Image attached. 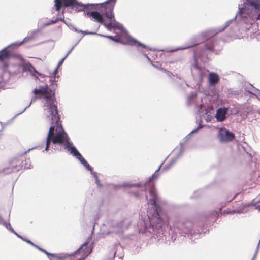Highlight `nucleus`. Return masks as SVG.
I'll return each instance as SVG.
<instances>
[{
  "label": "nucleus",
  "instance_id": "obj_1",
  "mask_svg": "<svg viewBox=\"0 0 260 260\" xmlns=\"http://www.w3.org/2000/svg\"><path fill=\"white\" fill-rule=\"evenodd\" d=\"M34 93L38 98L44 99V109L46 112L47 118L51 120V126L47 134L45 150H47L51 142L53 144H63L64 149L75 156L86 168L91 170L87 161L82 157L76 148L72 146L69 137L64 130L60 120V116L58 113L56 105L55 104V90L48 89L47 85L35 89Z\"/></svg>",
  "mask_w": 260,
  "mask_h": 260
},
{
  "label": "nucleus",
  "instance_id": "obj_2",
  "mask_svg": "<svg viewBox=\"0 0 260 260\" xmlns=\"http://www.w3.org/2000/svg\"><path fill=\"white\" fill-rule=\"evenodd\" d=\"M89 6H82L83 10L85 15H87L91 19H93L95 21L103 24L109 30H111L112 28H115L116 25L113 23V22H116L114 18L112 20L109 19L110 22L108 23H106L104 21L103 16L100 13L96 11H90Z\"/></svg>",
  "mask_w": 260,
  "mask_h": 260
},
{
  "label": "nucleus",
  "instance_id": "obj_3",
  "mask_svg": "<svg viewBox=\"0 0 260 260\" xmlns=\"http://www.w3.org/2000/svg\"><path fill=\"white\" fill-rule=\"evenodd\" d=\"M149 192L150 195V198L148 199L147 197H146V199L148 203L153 206V208L154 211V213L152 215L151 217H149V219L154 224H161L163 221L158 213L159 206L156 204V202L158 201V196L154 188H151Z\"/></svg>",
  "mask_w": 260,
  "mask_h": 260
},
{
  "label": "nucleus",
  "instance_id": "obj_4",
  "mask_svg": "<svg viewBox=\"0 0 260 260\" xmlns=\"http://www.w3.org/2000/svg\"><path fill=\"white\" fill-rule=\"evenodd\" d=\"M25 164L23 161H21L19 159H13L10 162L8 169L10 170V172H17L24 169H27L30 168L29 160H25Z\"/></svg>",
  "mask_w": 260,
  "mask_h": 260
},
{
  "label": "nucleus",
  "instance_id": "obj_5",
  "mask_svg": "<svg viewBox=\"0 0 260 260\" xmlns=\"http://www.w3.org/2000/svg\"><path fill=\"white\" fill-rule=\"evenodd\" d=\"M117 0H107L101 4V7L104 9V15L108 19L114 18L113 9Z\"/></svg>",
  "mask_w": 260,
  "mask_h": 260
},
{
  "label": "nucleus",
  "instance_id": "obj_6",
  "mask_svg": "<svg viewBox=\"0 0 260 260\" xmlns=\"http://www.w3.org/2000/svg\"><path fill=\"white\" fill-rule=\"evenodd\" d=\"M219 137L222 142H230L235 138L234 134L225 128H221Z\"/></svg>",
  "mask_w": 260,
  "mask_h": 260
},
{
  "label": "nucleus",
  "instance_id": "obj_7",
  "mask_svg": "<svg viewBox=\"0 0 260 260\" xmlns=\"http://www.w3.org/2000/svg\"><path fill=\"white\" fill-rule=\"evenodd\" d=\"M88 242L86 241L75 252V254L80 253L82 255L81 258L78 260H85V258L90 254L91 249L88 247Z\"/></svg>",
  "mask_w": 260,
  "mask_h": 260
},
{
  "label": "nucleus",
  "instance_id": "obj_8",
  "mask_svg": "<svg viewBox=\"0 0 260 260\" xmlns=\"http://www.w3.org/2000/svg\"><path fill=\"white\" fill-rule=\"evenodd\" d=\"M55 6L57 11H59L61 7H68L74 6L76 4V0H54Z\"/></svg>",
  "mask_w": 260,
  "mask_h": 260
},
{
  "label": "nucleus",
  "instance_id": "obj_9",
  "mask_svg": "<svg viewBox=\"0 0 260 260\" xmlns=\"http://www.w3.org/2000/svg\"><path fill=\"white\" fill-rule=\"evenodd\" d=\"M219 77L217 73L210 72L208 75V82L210 86L217 84L219 81Z\"/></svg>",
  "mask_w": 260,
  "mask_h": 260
},
{
  "label": "nucleus",
  "instance_id": "obj_10",
  "mask_svg": "<svg viewBox=\"0 0 260 260\" xmlns=\"http://www.w3.org/2000/svg\"><path fill=\"white\" fill-rule=\"evenodd\" d=\"M228 111V109L226 108H219L216 114V117L218 121H222L225 118V114Z\"/></svg>",
  "mask_w": 260,
  "mask_h": 260
},
{
  "label": "nucleus",
  "instance_id": "obj_11",
  "mask_svg": "<svg viewBox=\"0 0 260 260\" xmlns=\"http://www.w3.org/2000/svg\"><path fill=\"white\" fill-rule=\"evenodd\" d=\"M10 57V52L4 49L0 51V61L5 62Z\"/></svg>",
  "mask_w": 260,
  "mask_h": 260
},
{
  "label": "nucleus",
  "instance_id": "obj_12",
  "mask_svg": "<svg viewBox=\"0 0 260 260\" xmlns=\"http://www.w3.org/2000/svg\"><path fill=\"white\" fill-rule=\"evenodd\" d=\"M248 6H252L256 10L259 9L260 8V1L259 0H252L247 3Z\"/></svg>",
  "mask_w": 260,
  "mask_h": 260
},
{
  "label": "nucleus",
  "instance_id": "obj_13",
  "mask_svg": "<svg viewBox=\"0 0 260 260\" xmlns=\"http://www.w3.org/2000/svg\"><path fill=\"white\" fill-rule=\"evenodd\" d=\"M160 169V166H159V167L158 168V169L156 170V171L155 172L154 174L152 175L150 177H149L148 181H147L146 182V184L147 183H150V182L152 181L153 180L157 179L158 176H159V174H158V171H159Z\"/></svg>",
  "mask_w": 260,
  "mask_h": 260
},
{
  "label": "nucleus",
  "instance_id": "obj_14",
  "mask_svg": "<svg viewBox=\"0 0 260 260\" xmlns=\"http://www.w3.org/2000/svg\"><path fill=\"white\" fill-rule=\"evenodd\" d=\"M25 69L26 70L29 71L30 73H32L33 72L36 73L37 74L40 75V74L35 70L34 66H32L31 64H27L25 67Z\"/></svg>",
  "mask_w": 260,
  "mask_h": 260
},
{
  "label": "nucleus",
  "instance_id": "obj_15",
  "mask_svg": "<svg viewBox=\"0 0 260 260\" xmlns=\"http://www.w3.org/2000/svg\"><path fill=\"white\" fill-rule=\"evenodd\" d=\"M214 44L212 42L207 43L205 44V48L207 50H212L213 49Z\"/></svg>",
  "mask_w": 260,
  "mask_h": 260
},
{
  "label": "nucleus",
  "instance_id": "obj_16",
  "mask_svg": "<svg viewBox=\"0 0 260 260\" xmlns=\"http://www.w3.org/2000/svg\"><path fill=\"white\" fill-rule=\"evenodd\" d=\"M32 37L31 36H29V37H25L23 40L19 44V45H21L22 44H23V43H25V42H27L28 41H30L31 40H32Z\"/></svg>",
  "mask_w": 260,
  "mask_h": 260
},
{
  "label": "nucleus",
  "instance_id": "obj_17",
  "mask_svg": "<svg viewBox=\"0 0 260 260\" xmlns=\"http://www.w3.org/2000/svg\"><path fill=\"white\" fill-rule=\"evenodd\" d=\"M132 44H133L134 45H136L137 46H141V47H142L144 48H145L146 47V46L145 45H144L143 44H141V43H140L139 42H137L136 41H133Z\"/></svg>",
  "mask_w": 260,
  "mask_h": 260
},
{
  "label": "nucleus",
  "instance_id": "obj_18",
  "mask_svg": "<svg viewBox=\"0 0 260 260\" xmlns=\"http://www.w3.org/2000/svg\"><path fill=\"white\" fill-rule=\"evenodd\" d=\"M6 226L10 231H11L12 232H13L15 234H16L15 231L14 230L13 228H12V226L11 225V224L10 223H6Z\"/></svg>",
  "mask_w": 260,
  "mask_h": 260
},
{
  "label": "nucleus",
  "instance_id": "obj_19",
  "mask_svg": "<svg viewBox=\"0 0 260 260\" xmlns=\"http://www.w3.org/2000/svg\"><path fill=\"white\" fill-rule=\"evenodd\" d=\"M70 52H71V51H69V52L67 54V55L64 57V58H63L61 60H60V61H59V63H58V65H59H59H61V64L63 63V62L64 60L66 59V58L67 57V56L69 54V53H70Z\"/></svg>",
  "mask_w": 260,
  "mask_h": 260
},
{
  "label": "nucleus",
  "instance_id": "obj_20",
  "mask_svg": "<svg viewBox=\"0 0 260 260\" xmlns=\"http://www.w3.org/2000/svg\"><path fill=\"white\" fill-rule=\"evenodd\" d=\"M56 22H57V19H56L54 21L53 20L49 21L47 22V23L46 24V25L53 24L55 23Z\"/></svg>",
  "mask_w": 260,
  "mask_h": 260
},
{
  "label": "nucleus",
  "instance_id": "obj_21",
  "mask_svg": "<svg viewBox=\"0 0 260 260\" xmlns=\"http://www.w3.org/2000/svg\"><path fill=\"white\" fill-rule=\"evenodd\" d=\"M25 241H26L27 243H29V244H31V245L32 246H33L34 247H36V245H35L34 243H32V242L31 241H30V240H25Z\"/></svg>",
  "mask_w": 260,
  "mask_h": 260
},
{
  "label": "nucleus",
  "instance_id": "obj_22",
  "mask_svg": "<svg viewBox=\"0 0 260 260\" xmlns=\"http://www.w3.org/2000/svg\"><path fill=\"white\" fill-rule=\"evenodd\" d=\"M103 37H106V38H109V39H111V40H114V39H115V38H114V37H113V36H106V35H103Z\"/></svg>",
  "mask_w": 260,
  "mask_h": 260
},
{
  "label": "nucleus",
  "instance_id": "obj_23",
  "mask_svg": "<svg viewBox=\"0 0 260 260\" xmlns=\"http://www.w3.org/2000/svg\"><path fill=\"white\" fill-rule=\"evenodd\" d=\"M199 44V42H196V43H194V44H192L191 45H190V46H188V47H186L185 48H189L193 47H194V46H196L197 45H198V44Z\"/></svg>",
  "mask_w": 260,
  "mask_h": 260
},
{
  "label": "nucleus",
  "instance_id": "obj_24",
  "mask_svg": "<svg viewBox=\"0 0 260 260\" xmlns=\"http://www.w3.org/2000/svg\"><path fill=\"white\" fill-rule=\"evenodd\" d=\"M36 248H37L38 250H39L41 251H42V250H43V249L41 248V247H40L39 246H38L37 245H36Z\"/></svg>",
  "mask_w": 260,
  "mask_h": 260
},
{
  "label": "nucleus",
  "instance_id": "obj_25",
  "mask_svg": "<svg viewBox=\"0 0 260 260\" xmlns=\"http://www.w3.org/2000/svg\"><path fill=\"white\" fill-rule=\"evenodd\" d=\"M42 252H43V253H45L47 255H49V253L44 249H43Z\"/></svg>",
  "mask_w": 260,
  "mask_h": 260
},
{
  "label": "nucleus",
  "instance_id": "obj_26",
  "mask_svg": "<svg viewBox=\"0 0 260 260\" xmlns=\"http://www.w3.org/2000/svg\"><path fill=\"white\" fill-rule=\"evenodd\" d=\"M255 208L260 211V205L256 206Z\"/></svg>",
  "mask_w": 260,
  "mask_h": 260
},
{
  "label": "nucleus",
  "instance_id": "obj_27",
  "mask_svg": "<svg viewBox=\"0 0 260 260\" xmlns=\"http://www.w3.org/2000/svg\"><path fill=\"white\" fill-rule=\"evenodd\" d=\"M185 224H186V225H187V226H188L189 225H191V223H190V222H186L185 223Z\"/></svg>",
  "mask_w": 260,
  "mask_h": 260
},
{
  "label": "nucleus",
  "instance_id": "obj_28",
  "mask_svg": "<svg viewBox=\"0 0 260 260\" xmlns=\"http://www.w3.org/2000/svg\"><path fill=\"white\" fill-rule=\"evenodd\" d=\"M257 19V20H260V13L258 14Z\"/></svg>",
  "mask_w": 260,
  "mask_h": 260
},
{
  "label": "nucleus",
  "instance_id": "obj_29",
  "mask_svg": "<svg viewBox=\"0 0 260 260\" xmlns=\"http://www.w3.org/2000/svg\"><path fill=\"white\" fill-rule=\"evenodd\" d=\"M113 41H114L115 42H118V40L117 39H115V38L114 39V40Z\"/></svg>",
  "mask_w": 260,
  "mask_h": 260
},
{
  "label": "nucleus",
  "instance_id": "obj_30",
  "mask_svg": "<svg viewBox=\"0 0 260 260\" xmlns=\"http://www.w3.org/2000/svg\"><path fill=\"white\" fill-rule=\"evenodd\" d=\"M184 231L185 233H188V232H190L189 230H187V231L184 230Z\"/></svg>",
  "mask_w": 260,
  "mask_h": 260
},
{
  "label": "nucleus",
  "instance_id": "obj_31",
  "mask_svg": "<svg viewBox=\"0 0 260 260\" xmlns=\"http://www.w3.org/2000/svg\"><path fill=\"white\" fill-rule=\"evenodd\" d=\"M90 33L89 32H85V34H89Z\"/></svg>",
  "mask_w": 260,
  "mask_h": 260
}]
</instances>
